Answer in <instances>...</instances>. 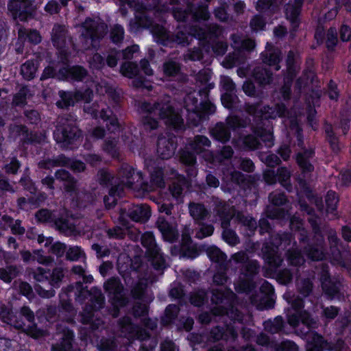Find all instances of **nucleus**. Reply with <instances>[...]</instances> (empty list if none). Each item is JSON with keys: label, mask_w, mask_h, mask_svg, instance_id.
Instances as JSON below:
<instances>
[{"label": "nucleus", "mask_w": 351, "mask_h": 351, "mask_svg": "<svg viewBox=\"0 0 351 351\" xmlns=\"http://www.w3.org/2000/svg\"><path fill=\"white\" fill-rule=\"evenodd\" d=\"M237 300L236 294L230 289H215L212 290L211 301L216 304H232Z\"/></svg>", "instance_id": "bb28decb"}, {"label": "nucleus", "mask_w": 351, "mask_h": 351, "mask_svg": "<svg viewBox=\"0 0 351 351\" xmlns=\"http://www.w3.org/2000/svg\"><path fill=\"white\" fill-rule=\"evenodd\" d=\"M51 228L66 237H77L81 234L80 230L77 228L76 226L63 215L56 216Z\"/></svg>", "instance_id": "f3484780"}, {"label": "nucleus", "mask_w": 351, "mask_h": 351, "mask_svg": "<svg viewBox=\"0 0 351 351\" xmlns=\"http://www.w3.org/2000/svg\"><path fill=\"white\" fill-rule=\"evenodd\" d=\"M262 62L269 66H274L278 71L280 66L278 64L282 60V53L280 49L270 43H267L265 49L261 53Z\"/></svg>", "instance_id": "6ab92c4d"}, {"label": "nucleus", "mask_w": 351, "mask_h": 351, "mask_svg": "<svg viewBox=\"0 0 351 351\" xmlns=\"http://www.w3.org/2000/svg\"><path fill=\"white\" fill-rule=\"evenodd\" d=\"M117 178L125 187L132 189L136 182L141 181L142 173H135L134 169L128 164H123L117 173Z\"/></svg>", "instance_id": "a211bd4d"}, {"label": "nucleus", "mask_w": 351, "mask_h": 351, "mask_svg": "<svg viewBox=\"0 0 351 351\" xmlns=\"http://www.w3.org/2000/svg\"><path fill=\"white\" fill-rule=\"evenodd\" d=\"M156 226L162 234L165 241L173 243L179 237V232L176 226L169 222L164 217H158L156 221Z\"/></svg>", "instance_id": "aec40b11"}, {"label": "nucleus", "mask_w": 351, "mask_h": 351, "mask_svg": "<svg viewBox=\"0 0 351 351\" xmlns=\"http://www.w3.org/2000/svg\"><path fill=\"white\" fill-rule=\"evenodd\" d=\"M235 211L232 208H230L225 203L220 202L216 207V214L221 220V224L223 222L230 223L231 219L234 217Z\"/></svg>", "instance_id": "a19ab883"}, {"label": "nucleus", "mask_w": 351, "mask_h": 351, "mask_svg": "<svg viewBox=\"0 0 351 351\" xmlns=\"http://www.w3.org/2000/svg\"><path fill=\"white\" fill-rule=\"evenodd\" d=\"M252 76L257 83L261 86L269 84L273 81V73L263 65L256 66L252 72Z\"/></svg>", "instance_id": "c756f323"}, {"label": "nucleus", "mask_w": 351, "mask_h": 351, "mask_svg": "<svg viewBox=\"0 0 351 351\" xmlns=\"http://www.w3.org/2000/svg\"><path fill=\"white\" fill-rule=\"evenodd\" d=\"M38 66V59L28 60L21 65V73L25 80H30L35 77Z\"/></svg>", "instance_id": "49530a36"}, {"label": "nucleus", "mask_w": 351, "mask_h": 351, "mask_svg": "<svg viewBox=\"0 0 351 351\" xmlns=\"http://www.w3.org/2000/svg\"><path fill=\"white\" fill-rule=\"evenodd\" d=\"M319 280L323 293L328 299L345 300L343 279L339 276L331 277L326 264H322Z\"/></svg>", "instance_id": "39448f33"}, {"label": "nucleus", "mask_w": 351, "mask_h": 351, "mask_svg": "<svg viewBox=\"0 0 351 351\" xmlns=\"http://www.w3.org/2000/svg\"><path fill=\"white\" fill-rule=\"evenodd\" d=\"M118 326L120 332L125 337H133L137 327V326L132 322L131 318L128 316L119 319Z\"/></svg>", "instance_id": "c03bdc74"}, {"label": "nucleus", "mask_w": 351, "mask_h": 351, "mask_svg": "<svg viewBox=\"0 0 351 351\" xmlns=\"http://www.w3.org/2000/svg\"><path fill=\"white\" fill-rule=\"evenodd\" d=\"M309 223L313 233L312 242L302 246V250L309 259L313 261H322L325 257V241L322 230H325L327 226L320 228L313 219H309Z\"/></svg>", "instance_id": "423d86ee"}, {"label": "nucleus", "mask_w": 351, "mask_h": 351, "mask_svg": "<svg viewBox=\"0 0 351 351\" xmlns=\"http://www.w3.org/2000/svg\"><path fill=\"white\" fill-rule=\"evenodd\" d=\"M88 75V71L82 66L75 65L69 68L62 67L58 69V79L65 80L71 78V80L81 82L83 81Z\"/></svg>", "instance_id": "412c9836"}, {"label": "nucleus", "mask_w": 351, "mask_h": 351, "mask_svg": "<svg viewBox=\"0 0 351 351\" xmlns=\"http://www.w3.org/2000/svg\"><path fill=\"white\" fill-rule=\"evenodd\" d=\"M104 289L108 294L113 306H125L129 303V299L123 293V285L119 278H109L104 282Z\"/></svg>", "instance_id": "1a4fd4ad"}, {"label": "nucleus", "mask_w": 351, "mask_h": 351, "mask_svg": "<svg viewBox=\"0 0 351 351\" xmlns=\"http://www.w3.org/2000/svg\"><path fill=\"white\" fill-rule=\"evenodd\" d=\"M202 31L201 38L204 40H211L218 38L222 32V29L219 25L217 24H210L207 25L205 29H201Z\"/></svg>", "instance_id": "4d7b16f0"}, {"label": "nucleus", "mask_w": 351, "mask_h": 351, "mask_svg": "<svg viewBox=\"0 0 351 351\" xmlns=\"http://www.w3.org/2000/svg\"><path fill=\"white\" fill-rule=\"evenodd\" d=\"M260 264L256 260L248 261L241 269V275L245 278L254 280V277L259 274Z\"/></svg>", "instance_id": "ea45409f"}, {"label": "nucleus", "mask_w": 351, "mask_h": 351, "mask_svg": "<svg viewBox=\"0 0 351 351\" xmlns=\"http://www.w3.org/2000/svg\"><path fill=\"white\" fill-rule=\"evenodd\" d=\"M152 33L157 38V41L160 42L164 45H167L169 43L170 39V33L167 32L162 26L156 24L152 25Z\"/></svg>", "instance_id": "5fc2aeb1"}, {"label": "nucleus", "mask_w": 351, "mask_h": 351, "mask_svg": "<svg viewBox=\"0 0 351 351\" xmlns=\"http://www.w3.org/2000/svg\"><path fill=\"white\" fill-rule=\"evenodd\" d=\"M206 253L211 261L222 265L226 260L227 256L215 245L208 247Z\"/></svg>", "instance_id": "3c124183"}, {"label": "nucleus", "mask_w": 351, "mask_h": 351, "mask_svg": "<svg viewBox=\"0 0 351 351\" xmlns=\"http://www.w3.org/2000/svg\"><path fill=\"white\" fill-rule=\"evenodd\" d=\"M64 278V272L62 267H57L53 269L50 275L49 284L51 287L49 289H44L40 284L34 285V289L37 294L43 298H51L55 295L54 287H58L60 283Z\"/></svg>", "instance_id": "4468645a"}, {"label": "nucleus", "mask_w": 351, "mask_h": 351, "mask_svg": "<svg viewBox=\"0 0 351 351\" xmlns=\"http://www.w3.org/2000/svg\"><path fill=\"white\" fill-rule=\"evenodd\" d=\"M260 291L263 295H252L250 298L251 302L260 310L273 308L275 304L273 286L267 281L264 280L260 287Z\"/></svg>", "instance_id": "ddd939ff"}, {"label": "nucleus", "mask_w": 351, "mask_h": 351, "mask_svg": "<svg viewBox=\"0 0 351 351\" xmlns=\"http://www.w3.org/2000/svg\"><path fill=\"white\" fill-rule=\"evenodd\" d=\"M285 258L289 265L293 267H300L304 264L305 258L303 256L301 250L296 246L288 249L285 254Z\"/></svg>", "instance_id": "f704fd0d"}, {"label": "nucleus", "mask_w": 351, "mask_h": 351, "mask_svg": "<svg viewBox=\"0 0 351 351\" xmlns=\"http://www.w3.org/2000/svg\"><path fill=\"white\" fill-rule=\"evenodd\" d=\"M8 10L14 20L26 21L33 17L36 8L32 0H12L8 4Z\"/></svg>", "instance_id": "9b49d317"}, {"label": "nucleus", "mask_w": 351, "mask_h": 351, "mask_svg": "<svg viewBox=\"0 0 351 351\" xmlns=\"http://www.w3.org/2000/svg\"><path fill=\"white\" fill-rule=\"evenodd\" d=\"M266 331L275 334L282 330L284 326V320L281 316H278L273 320L265 321L263 324Z\"/></svg>", "instance_id": "13d9d810"}, {"label": "nucleus", "mask_w": 351, "mask_h": 351, "mask_svg": "<svg viewBox=\"0 0 351 351\" xmlns=\"http://www.w3.org/2000/svg\"><path fill=\"white\" fill-rule=\"evenodd\" d=\"M210 135L217 141L226 143L230 138V132L225 123H218L210 130Z\"/></svg>", "instance_id": "c9c22d12"}, {"label": "nucleus", "mask_w": 351, "mask_h": 351, "mask_svg": "<svg viewBox=\"0 0 351 351\" xmlns=\"http://www.w3.org/2000/svg\"><path fill=\"white\" fill-rule=\"evenodd\" d=\"M147 288V282L145 280H141L132 287L130 295L135 300H141L145 295Z\"/></svg>", "instance_id": "680f3d73"}, {"label": "nucleus", "mask_w": 351, "mask_h": 351, "mask_svg": "<svg viewBox=\"0 0 351 351\" xmlns=\"http://www.w3.org/2000/svg\"><path fill=\"white\" fill-rule=\"evenodd\" d=\"M187 8L189 13L195 21H206L210 18V13L208 10V5H206L201 4L196 6L191 3H188Z\"/></svg>", "instance_id": "4c0bfd02"}, {"label": "nucleus", "mask_w": 351, "mask_h": 351, "mask_svg": "<svg viewBox=\"0 0 351 351\" xmlns=\"http://www.w3.org/2000/svg\"><path fill=\"white\" fill-rule=\"evenodd\" d=\"M180 308L176 304H169L165 311V315L161 319V322L164 326L171 324L178 317Z\"/></svg>", "instance_id": "864d4df0"}, {"label": "nucleus", "mask_w": 351, "mask_h": 351, "mask_svg": "<svg viewBox=\"0 0 351 351\" xmlns=\"http://www.w3.org/2000/svg\"><path fill=\"white\" fill-rule=\"evenodd\" d=\"M76 118L71 113L58 117L53 138L62 147L73 145L82 136V132L76 125Z\"/></svg>", "instance_id": "7ed1b4c3"}, {"label": "nucleus", "mask_w": 351, "mask_h": 351, "mask_svg": "<svg viewBox=\"0 0 351 351\" xmlns=\"http://www.w3.org/2000/svg\"><path fill=\"white\" fill-rule=\"evenodd\" d=\"M314 156V151L312 149H304L296 154L295 160L299 166L304 178H298L297 181L303 189H307V183L304 178L314 171V167L311 163L310 159Z\"/></svg>", "instance_id": "f8f14e48"}, {"label": "nucleus", "mask_w": 351, "mask_h": 351, "mask_svg": "<svg viewBox=\"0 0 351 351\" xmlns=\"http://www.w3.org/2000/svg\"><path fill=\"white\" fill-rule=\"evenodd\" d=\"M89 297L90 298L88 304L93 305L95 310H99L104 307L105 298L99 289L97 287L91 288Z\"/></svg>", "instance_id": "09e8293b"}, {"label": "nucleus", "mask_w": 351, "mask_h": 351, "mask_svg": "<svg viewBox=\"0 0 351 351\" xmlns=\"http://www.w3.org/2000/svg\"><path fill=\"white\" fill-rule=\"evenodd\" d=\"M331 347L324 338L317 332L312 333L311 339L306 345V351H323L324 349H330Z\"/></svg>", "instance_id": "72a5a7b5"}, {"label": "nucleus", "mask_w": 351, "mask_h": 351, "mask_svg": "<svg viewBox=\"0 0 351 351\" xmlns=\"http://www.w3.org/2000/svg\"><path fill=\"white\" fill-rule=\"evenodd\" d=\"M230 223L223 222L221 223L222 239L230 245L235 246L240 243V239L234 230L230 228Z\"/></svg>", "instance_id": "37998d69"}, {"label": "nucleus", "mask_w": 351, "mask_h": 351, "mask_svg": "<svg viewBox=\"0 0 351 351\" xmlns=\"http://www.w3.org/2000/svg\"><path fill=\"white\" fill-rule=\"evenodd\" d=\"M83 283L77 282L75 285L69 287V291L74 292L75 300L80 304H82L90 294V289L88 290L86 286L83 285Z\"/></svg>", "instance_id": "58836bf2"}, {"label": "nucleus", "mask_w": 351, "mask_h": 351, "mask_svg": "<svg viewBox=\"0 0 351 351\" xmlns=\"http://www.w3.org/2000/svg\"><path fill=\"white\" fill-rule=\"evenodd\" d=\"M179 158L181 163L188 167L186 170L189 176H195L197 170L195 165L197 162L196 154L193 152L188 146L179 152Z\"/></svg>", "instance_id": "5701e85b"}, {"label": "nucleus", "mask_w": 351, "mask_h": 351, "mask_svg": "<svg viewBox=\"0 0 351 351\" xmlns=\"http://www.w3.org/2000/svg\"><path fill=\"white\" fill-rule=\"evenodd\" d=\"M80 258L86 259L84 251L77 245L71 246L66 249V259L70 261H77Z\"/></svg>", "instance_id": "69168bd1"}, {"label": "nucleus", "mask_w": 351, "mask_h": 351, "mask_svg": "<svg viewBox=\"0 0 351 351\" xmlns=\"http://www.w3.org/2000/svg\"><path fill=\"white\" fill-rule=\"evenodd\" d=\"M190 216L195 223H201L210 217V213L203 203L191 202L188 206Z\"/></svg>", "instance_id": "393cba45"}, {"label": "nucleus", "mask_w": 351, "mask_h": 351, "mask_svg": "<svg viewBox=\"0 0 351 351\" xmlns=\"http://www.w3.org/2000/svg\"><path fill=\"white\" fill-rule=\"evenodd\" d=\"M57 215L54 210L47 208H41L35 213V218L38 222L42 223H49L51 227Z\"/></svg>", "instance_id": "8fccbe9b"}, {"label": "nucleus", "mask_w": 351, "mask_h": 351, "mask_svg": "<svg viewBox=\"0 0 351 351\" xmlns=\"http://www.w3.org/2000/svg\"><path fill=\"white\" fill-rule=\"evenodd\" d=\"M235 302L236 300L232 304H228L230 306L228 309L223 306H215L211 309V313L213 316H223L226 315L231 319L241 321L243 319V314L234 306Z\"/></svg>", "instance_id": "c85d7f7f"}, {"label": "nucleus", "mask_w": 351, "mask_h": 351, "mask_svg": "<svg viewBox=\"0 0 351 351\" xmlns=\"http://www.w3.org/2000/svg\"><path fill=\"white\" fill-rule=\"evenodd\" d=\"M69 158L64 154H60L52 158H46L38 163L40 169H51L54 167H65L68 165Z\"/></svg>", "instance_id": "7c9ffc66"}, {"label": "nucleus", "mask_w": 351, "mask_h": 351, "mask_svg": "<svg viewBox=\"0 0 351 351\" xmlns=\"http://www.w3.org/2000/svg\"><path fill=\"white\" fill-rule=\"evenodd\" d=\"M57 335H60V341L52 344L51 351H71L74 334L73 330L62 324L56 326Z\"/></svg>", "instance_id": "2eb2a0df"}, {"label": "nucleus", "mask_w": 351, "mask_h": 351, "mask_svg": "<svg viewBox=\"0 0 351 351\" xmlns=\"http://www.w3.org/2000/svg\"><path fill=\"white\" fill-rule=\"evenodd\" d=\"M236 220L246 228L252 234H254L258 228V223L255 218L251 215H245L241 211L237 210L234 213Z\"/></svg>", "instance_id": "e433bc0d"}, {"label": "nucleus", "mask_w": 351, "mask_h": 351, "mask_svg": "<svg viewBox=\"0 0 351 351\" xmlns=\"http://www.w3.org/2000/svg\"><path fill=\"white\" fill-rule=\"evenodd\" d=\"M81 38L85 49H97L108 32L107 25L99 20L87 18L82 23Z\"/></svg>", "instance_id": "20e7f679"}, {"label": "nucleus", "mask_w": 351, "mask_h": 351, "mask_svg": "<svg viewBox=\"0 0 351 351\" xmlns=\"http://www.w3.org/2000/svg\"><path fill=\"white\" fill-rule=\"evenodd\" d=\"M303 1L304 0H291L286 5L285 12L287 19L290 21L293 29L298 27L299 25L298 16Z\"/></svg>", "instance_id": "cd10ccee"}, {"label": "nucleus", "mask_w": 351, "mask_h": 351, "mask_svg": "<svg viewBox=\"0 0 351 351\" xmlns=\"http://www.w3.org/2000/svg\"><path fill=\"white\" fill-rule=\"evenodd\" d=\"M117 180L108 169H101L97 172V180L101 185L106 186L113 185Z\"/></svg>", "instance_id": "e2e57ef3"}, {"label": "nucleus", "mask_w": 351, "mask_h": 351, "mask_svg": "<svg viewBox=\"0 0 351 351\" xmlns=\"http://www.w3.org/2000/svg\"><path fill=\"white\" fill-rule=\"evenodd\" d=\"M97 348L99 351H116L117 348L116 339L114 337H103L98 343Z\"/></svg>", "instance_id": "774afa93"}, {"label": "nucleus", "mask_w": 351, "mask_h": 351, "mask_svg": "<svg viewBox=\"0 0 351 351\" xmlns=\"http://www.w3.org/2000/svg\"><path fill=\"white\" fill-rule=\"evenodd\" d=\"M141 243L145 248V254L156 270L162 271L166 268L165 259L157 245L152 232H145L141 235Z\"/></svg>", "instance_id": "0eeeda50"}, {"label": "nucleus", "mask_w": 351, "mask_h": 351, "mask_svg": "<svg viewBox=\"0 0 351 351\" xmlns=\"http://www.w3.org/2000/svg\"><path fill=\"white\" fill-rule=\"evenodd\" d=\"M293 237L291 233H274L270 235L268 241L263 243L261 252L263 258L268 265L264 271L265 277H271L276 271L283 263V258L279 253V247L284 245L285 247L291 245Z\"/></svg>", "instance_id": "f257e3e1"}, {"label": "nucleus", "mask_w": 351, "mask_h": 351, "mask_svg": "<svg viewBox=\"0 0 351 351\" xmlns=\"http://www.w3.org/2000/svg\"><path fill=\"white\" fill-rule=\"evenodd\" d=\"M164 74L168 77H176L181 71L180 64L172 59L165 61L162 64Z\"/></svg>", "instance_id": "bf43d9fd"}, {"label": "nucleus", "mask_w": 351, "mask_h": 351, "mask_svg": "<svg viewBox=\"0 0 351 351\" xmlns=\"http://www.w3.org/2000/svg\"><path fill=\"white\" fill-rule=\"evenodd\" d=\"M253 132L258 136V139L262 140L267 147H271L274 145V135L271 130L263 128H254Z\"/></svg>", "instance_id": "6e6d98bb"}, {"label": "nucleus", "mask_w": 351, "mask_h": 351, "mask_svg": "<svg viewBox=\"0 0 351 351\" xmlns=\"http://www.w3.org/2000/svg\"><path fill=\"white\" fill-rule=\"evenodd\" d=\"M56 179L62 183L64 191L71 195L75 194L77 197V205L80 207H85L86 205L81 201V195H79L78 180L69 171L64 169H60L54 173Z\"/></svg>", "instance_id": "9d476101"}, {"label": "nucleus", "mask_w": 351, "mask_h": 351, "mask_svg": "<svg viewBox=\"0 0 351 351\" xmlns=\"http://www.w3.org/2000/svg\"><path fill=\"white\" fill-rule=\"evenodd\" d=\"M244 147L248 150L258 149L262 147V143L258 136L253 134L245 136L242 140Z\"/></svg>", "instance_id": "0e129e2a"}, {"label": "nucleus", "mask_w": 351, "mask_h": 351, "mask_svg": "<svg viewBox=\"0 0 351 351\" xmlns=\"http://www.w3.org/2000/svg\"><path fill=\"white\" fill-rule=\"evenodd\" d=\"M176 143L171 138L160 135L158 138L157 153L162 159H169L173 156Z\"/></svg>", "instance_id": "4be33fe9"}, {"label": "nucleus", "mask_w": 351, "mask_h": 351, "mask_svg": "<svg viewBox=\"0 0 351 351\" xmlns=\"http://www.w3.org/2000/svg\"><path fill=\"white\" fill-rule=\"evenodd\" d=\"M210 141L205 136L196 135L186 146H188L196 154H200L205 152L206 147H210Z\"/></svg>", "instance_id": "473e14b6"}, {"label": "nucleus", "mask_w": 351, "mask_h": 351, "mask_svg": "<svg viewBox=\"0 0 351 351\" xmlns=\"http://www.w3.org/2000/svg\"><path fill=\"white\" fill-rule=\"evenodd\" d=\"M291 171L285 167H279L276 171L277 180L288 191H291Z\"/></svg>", "instance_id": "a18cd8bd"}, {"label": "nucleus", "mask_w": 351, "mask_h": 351, "mask_svg": "<svg viewBox=\"0 0 351 351\" xmlns=\"http://www.w3.org/2000/svg\"><path fill=\"white\" fill-rule=\"evenodd\" d=\"M32 96L27 86H22L12 99V106L24 107L27 104V99Z\"/></svg>", "instance_id": "de8ad7c7"}, {"label": "nucleus", "mask_w": 351, "mask_h": 351, "mask_svg": "<svg viewBox=\"0 0 351 351\" xmlns=\"http://www.w3.org/2000/svg\"><path fill=\"white\" fill-rule=\"evenodd\" d=\"M121 213L125 214L131 220L135 222L145 223L151 217V208L146 204H133L128 209H121Z\"/></svg>", "instance_id": "dca6fc26"}, {"label": "nucleus", "mask_w": 351, "mask_h": 351, "mask_svg": "<svg viewBox=\"0 0 351 351\" xmlns=\"http://www.w3.org/2000/svg\"><path fill=\"white\" fill-rule=\"evenodd\" d=\"M185 184L184 180H179L174 181L169 186V190L173 197L180 202H182L183 197V185Z\"/></svg>", "instance_id": "338daca9"}, {"label": "nucleus", "mask_w": 351, "mask_h": 351, "mask_svg": "<svg viewBox=\"0 0 351 351\" xmlns=\"http://www.w3.org/2000/svg\"><path fill=\"white\" fill-rule=\"evenodd\" d=\"M256 287L254 280L245 278L243 276L239 277L234 282V289L238 293H249Z\"/></svg>", "instance_id": "79ce46f5"}, {"label": "nucleus", "mask_w": 351, "mask_h": 351, "mask_svg": "<svg viewBox=\"0 0 351 351\" xmlns=\"http://www.w3.org/2000/svg\"><path fill=\"white\" fill-rule=\"evenodd\" d=\"M296 286L298 292L304 298L312 293L314 287L313 281L308 278L298 280Z\"/></svg>", "instance_id": "603ef678"}, {"label": "nucleus", "mask_w": 351, "mask_h": 351, "mask_svg": "<svg viewBox=\"0 0 351 351\" xmlns=\"http://www.w3.org/2000/svg\"><path fill=\"white\" fill-rule=\"evenodd\" d=\"M21 274V267L17 265L10 264L0 268V280L7 284L10 283Z\"/></svg>", "instance_id": "2f4dec72"}, {"label": "nucleus", "mask_w": 351, "mask_h": 351, "mask_svg": "<svg viewBox=\"0 0 351 351\" xmlns=\"http://www.w3.org/2000/svg\"><path fill=\"white\" fill-rule=\"evenodd\" d=\"M279 6L276 0H258L256 9L260 12H265L268 10L275 12Z\"/></svg>", "instance_id": "052dcab7"}, {"label": "nucleus", "mask_w": 351, "mask_h": 351, "mask_svg": "<svg viewBox=\"0 0 351 351\" xmlns=\"http://www.w3.org/2000/svg\"><path fill=\"white\" fill-rule=\"evenodd\" d=\"M58 95L60 99L56 102L57 107L61 109H67L70 106H73L75 102L80 101L89 104L92 101L93 92L89 88L83 92L77 90L73 92L60 90Z\"/></svg>", "instance_id": "6e6552de"}, {"label": "nucleus", "mask_w": 351, "mask_h": 351, "mask_svg": "<svg viewBox=\"0 0 351 351\" xmlns=\"http://www.w3.org/2000/svg\"><path fill=\"white\" fill-rule=\"evenodd\" d=\"M139 108L145 113L149 114L157 113L159 118L163 120L167 125L172 127L175 130L183 131L185 129L183 119L176 111L169 97L154 102H141Z\"/></svg>", "instance_id": "f03ea898"}, {"label": "nucleus", "mask_w": 351, "mask_h": 351, "mask_svg": "<svg viewBox=\"0 0 351 351\" xmlns=\"http://www.w3.org/2000/svg\"><path fill=\"white\" fill-rule=\"evenodd\" d=\"M209 90L207 88H202L198 92H191L184 97V107L187 111L199 110L200 99L208 97Z\"/></svg>", "instance_id": "b1692460"}, {"label": "nucleus", "mask_w": 351, "mask_h": 351, "mask_svg": "<svg viewBox=\"0 0 351 351\" xmlns=\"http://www.w3.org/2000/svg\"><path fill=\"white\" fill-rule=\"evenodd\" d=\"M67 29L65 25L55 24L51 33V40L53 45L61 50H64L67 45Z\"/></svg>", "instance_id": "a878e982"}]
</instances>
